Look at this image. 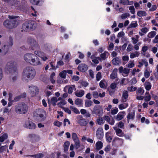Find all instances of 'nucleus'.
<instances>
[{"label": "nucleus", "instance_id": "obj_25", "mask_svg": "<svg viewBox=\"0 0 158 158\" xmlns=\"http://www.w3.org/2000/svg\"><path fill=\"white\" fill-rule=\"evenodd\" d=\"M68 88V93L69 94H71L72 93L73 90H76V88L75 85H68L67 86Z\"/></svg>", "mask_w": 158, "mask_h": 158}, {"label": "nucleus", "instance_id": "obj_4", "mask_svg": "<svg viewBox=\"0 0 158 158\" xmlns=\"http://www.w3.org/2000/svg\"><path fill=\"white\" fill-rule=\"evenodd\" d=\"M36 27V24L34 22L29 21L24 23L22 25V31H27L29 29H34Z\"/></svg>", "mask_w": 158, "mask_h": 158}, {"label": "nucleus", "instance_id": "obj_51", "mask_svg": "<svg viewBox=\"0 0 158 158\" xmlns=\"http://www.w3.org/2000/svg\"><path fill=\"white\" fill-rule=\"evenodd\" d=\"M137 89V88L136 87H134L133 86H132L131 87H128L127 88L128 90L130 92L135 91Z\"/></svg>", "mask_w": 158, "mask_h": 158}, {"label": "nucleus", "instance_id": "obj_58", "mask_svg": "<svg viewBox=\"0 0 158 158\" xmlns=\"http://www.w3.org/2000/svg\"><path fill=\"white\" fill-rule=\"evenodd\" d=\"M34 53L35 54L40 57H41L42 55H43V54H44V52L39 51H35Z\"/></svg>", "mask_w": 158, "mask_h": 158}, {"label": "nucleus", "instance_id": "obj_23", "mask_svg": "<svg viewBox=\"0 0 158 158\" xmlns=\"http://www.w3.org/2000/svg\"><path fill=\"white\" fill-rule=\"evenodd\" d=\"M10 42L9 43V45H4V47L2 48V49L4 50V51L6 53L9 50V47L10 46H11L12 45V38H10Z\"/></svg>", "mask_w": 158, "mask_h": 158}, {"label": "nucleus", "instance_id": "obj_27", "mask_svg": "<svg viewBox=\"0 0 158 158\" xmlns=\"http://www.w3.org/2000/svg\"><path fill=\"white\" fill-rule=\"evenodd\" d=\"M124 112L123 111L119 112L117 114L116 118V120L119 121L122 119L124 117L123 114Z\"/></svg>", "mask_w": 158, "mask_h": 158}, {"label": "nucleus", "instance_id": "obj_13", "mask_svg": "<svg viewBox=\"0 0 158 158\" xmlns=\"http://www.w3.org/2000/svg\"><path fill=\"white\" fill-rule=\"evenodd\" d=\"M30 64L33 65L37 66L41 64V63L38 57L35 55L34 58L32 59Z\"/></svg>", "mask_w": 158, "mask_h": 158}, {"label": "nucleus", "instance_id": "obj_14", "mask_svg": "<svg viewBox=\"0 0 158 158\" xmlns=\"http://www.w3.org/2000/svg\"><path fill=\"white\" fill-rule=\"evenodd\" d=\"M128 97V92L126 90H124L122 94V96L121 97V102H126L127 100Z\"/></svg>", "mask_w": 158, "mask_h": 158}, {"label": "nucleus", "instance_id": "obj_41", "mask_svg": "<svg viewBox=\"0 0 158 158\" xmlns=\"http://www.w3.org/2000/svg\"><path fill=\"white\" fill-rule=\"evenodd\" d=\"M67 71L66 70H64L62 72L59 73V76L60 77L64 79H65L66 77Z\"/></svg>", "mask_w": 158, "mask_h": 158}, {"label": "nucleus", "instance_id": "obj_46", "mask_svg": "<svg viewBox=\"0 0 158 158\" xmlns=\"http://www.w3.org/2000/svg\"><path fill=\"white\" fill-rule=\"evenodd\" d=\"M51 101L52 104L55 106L56 105V103L57 101V98L56 97H53L51 98Z\"/></svg>", "mask_w": 158, "mask_h": 158}, {"label": "nucleus", "instance_id": "obj_49", "mask_svg": "<svg viewBox=\"0 0 158 158\" xmlns=\"http://www.w3.org/2000/svg\"><path fill=\"white\" fill-rule=\"evenodd\" d=\"M72 137L74 141L79 139L77 135L75 133H72Z\"/></svg>", "mask_w": 158, "mask_h": 158}, {"label": "nucleus", "instance_id": "obj_60", "mask_svg": "<svg viewBox=\"0 0 158 158\" xmlns=\"http://www.w3.org/2000/svg\"><path fill=\"white\" fill-rule=\"evenodd\" d=\"M129 9L130 10V12L131 14H134L135 13V9L133 6H131L129 7Z\"/></svg>", "mask_w": 158, "mask_h": 158}, {"label": "nucleus", "instance_id": "obj_48", "mask_svg": "<svg viewBox=\"0 0 158 158\" xmlns=\"http://www.w3.org/2000/svg\"><path fill=\"white\" fill-rule=\"evenodd\" d=\"M135 65L134 61V60H130L128 63L126 65L128 68H131L133 67Z\"/></svg>", "mask_w": 158, "mask_h": 158}, {"label": "nucleus", "instance_id": "obj_31", "mask_svg": "<svg viewBox=\"0 0 158 158\" xmlns=\"http://www.w3.org/2000/svg\"><path fill=\"white\" fill-rule=\"evenodd\" d=\"M144 98L145 102H148L151 99V96L149 92H146L145 96L144 97Z\"/></svg>", "mask_w": 158, "mask_h": 158}, {"label": "nucleus", "instance_id": "obj_37", "mask_svg": "<svg viewBox=\"0 0 158 158\" xmlns=\"http://www.w3.org/2000/svg\"><path fill=\"white\" fill-rule=\"evenodd\" d=\"M137 15L139 17L145 16L147 15V13L145 11L140 10L137 12Z\"/></svg>", "mask_w": 158, "mask_h": 158}, {"label": "nucleus", "instance_id": "obj_53", "mask_svg": "<svg viewBox=\"0 0 158 158\" xmlns=\"http://www.w3.org/2000/svg\"><path fill=\"white\" fill-rule=\"evenodd\" d=\"M130 15L128 13H125L121 15V18L123 19H125L127 17L130 16Z\"/></svg>", "mask_w": 158, "mask_h": 158}, {"label": "nucleus", "instance_id": "obj_28", "mask_svg": "<svg viewBox=\"0 0 158 158\" xmlns=\"http://www.w3.org/2000/svg\"><path fill=\"white\" fill-rule=\"evenodd\" d=\"M106 140L109 143H110L112 139V137L110 135V132H107L106 133Z\"/></svg>", "mask_w": 158, "mask_h": 158}, {"label": "nucleus", "instance_id": "obj_38", "mask_svg": "<svg viewBox=\"0 0 158 158\" xmlns=\"http://www.w3.org/2000/svg\"><path fill=\"white\" fill-rule=\"evenodd\" d=\"M82 100L79 98L77 99L75 101V104L79 106H80L82 105Z\"/></svg>", "mask_w": 158, "mask_h": 158}, {"label": "nucleus", "instance_id": "obj_47", "mask_svg": "<svg viewBox=\"0 0 158 158\" xmlns=\"http://www.w3.org/2000/svg\"><path fill=\"white\" fill-rule=\"evenodd\" d=\"M137 93L140 95H142L144 93V90L142 88L140 87L138 88L137 90Z\"/></svg>", "mask_w": 158, "mask_h": 158}, {"label": "nucleus", "instance_id": "obj_3", "mask_svg": "<svg viewBox=\"0 0 158 158\" xmlns=\"http://www.w3.org/2000/svg\"><path fill=\"white\" fill-rule=\"evenodd\" d=\"M15 110L17 113L21 114H25L27 111L28 107L26 104L22 102L15 106Z\"/></svg>", "mask_w": 158, "mask_h": 158}, {"label": "nucleus", "instance_id": "obj_19", "mask_svg": "<svg viewBox=\"0 0 158 158\" xmlns=\"http://www.w3.org/2000/svg\"><path fill=\"white\" fill-rule=\"evenodd\" d=\"M104 117L105 120H106L110 124L113 125L114 124V120L113 119H110L108 116H105Z\"/></svg>", "mask_w": 158, "mask_h": 158}, {"label": "nucleus", "instance_id": "obj_10", "mask_svg": "<svg viewBox=\"0 0 158 158\" xmlns=\"http://www.w3.org/2000/svg\"><path fill=\"white\" fill-rule=\"evenodd\" d=\"M103 110L99 106H94L93 110L92 111V114H94L98 116H100Z\"/></svg>", "mask_w": 158, "mask_h": 158}, {"label": "nucleus", "instance_id": "obj_45", "mask_svg": "<svg viewBox=\"0 0 158 158\" xmlns=\"http://www.w3.org/2000/svg\"><path fill=\"white\" fill-rule=\"evenodd\" d=\"M93 102L90 100H86L85 102V107H89L93 104Z\"/></svg>", "mask_w": 158, "mask_h": 158}, {"label": "nucleus", "instance_id": "obj_34", "mask_svg": "<svg viewBox=\"0 0 158 158\" xmlns=\"http://www.w3.org/2000/svg\"><path fill=\"white\" fill-rule=\"evenodd\" d=\"M96 121L97 123L99 125L103 124L105 122L104 117L103 118L99 117L97 119Z\"/></svg>", "mask_w": 158, "mask_h": 158}, {"label": "nucleus", "instance_id": "obj_1", "mask_svg": "<svg viewBox=\"0 0 158 158\" xmlns=\"http://www.w3.org/2000/svg\"><path fill=\"white\" fill-rule=\"evenodd\" d=\"M18 17V16L9 15V18L11 20L10 21L8 20L5 21L3 23L4 26L9 29H12L16 27L18 24V22L16 20L14 19Z\"/></svg>", "mask_w": 158, "mask_h": 158}, {"label": "nucleus", "instance_id": "obj_54", "mask_svg": "<svg viewBox=\"0 0 158 158\" xmlns=\"http://www.w3.org/2000/svg\"><path fill=\"white\" fill-rule=\"evenodd\" d=\"M71 110L73 111L76 114H80V112L77 108L73 106H71L70 107Z\"/></svg>", "mask_w": 158, "mask_h": 158}, {"label": "nucleus", "instance_id": "obj_57", "mask_svg": "<svg viewBox=\"0 0 158 158\" xmlns=\"http://www.w3.org/2000/svg\"><path fill=\"white\" fill-rule=\"evenodd\" d=\"M40 0H30V2L33 5H38Z\"/></svg>", "mask_w": 158, "mask_h": 158}, {"label": "nucleus", "instance_id": "obj_52", "mask_svg": "<svg viewBox=\"0 0 158 158\" xmlns=\"http://www.w3.org/2000/svg\"><path fill=\"white\" fill-rule=\"evenodd\" d=\"M110 112L112 114H116L118 112V109L117 108L115 107L114 108H113L111 110Z\"/></svg>", "mask_w": 158, "mask_h": 158}, {"label": "nucleus", "instance_id": "obj_12", "mask_svg": "<svg viewBox=\"0 0 158 158\" xmlns=\"http://www.w3.org/2000/svg\"><path fill=\"white\" fill-rule=\"evenodd\" d=\"M27 42L33 48H35L38 47L37 42L34 39L32 38H29L27 39Z\"/></svg>", "mask_w": 158, "mask_h": 158}, {"label": "nucleus", "instance_id": "obj_29", "mask_svg": "<svg viewBox=\"0 0 158 158\" xmlns=\"http://www.w3.org/2000/svg\"><path fill=\"white\" fill-rule=\"evenodd\" d=\"M140 54V53L139 52L135 51L134 52H132L131 53L130 57L131 58L133 59L136 57H138Z\"/></svg>", "mask_w": 158, "mask_h": 158}, {"label": "nucleus", "instance_id": "obj_59", "mask_svg": "<svg viewBox=\"0 0 158 158\" xmlns=\"http://www.w3.org/2000/svg\"><path fill=\"white\" fill-rule=\"evenodd\" d=\"M102 77L101 73L100 72H98L96 74V77L97 81H98L100 80Z\"/></svg>", "mask_w": 158, "mask_h": 158}, {"label": "nucleus", "instance_id": "obj_17", "mask_svg": "<svg viewBox=\"0 0 158 158\" xmlns=\"http://www.w3.org/2000/svg\"><path fill=\"white\" fill-rule=\"evenodd\" d=\"M112 63L115 65H119L121 63V60L119 57H116L112 60Z\"/></svg>", "mask_w": 158, "mask_h": 158}, {"label": "nucleus", "instance_id": "obj_39", "mask_svg": "<svg viewBox=\"0 0 158 158\" xmlns=\"http://www.w3.org/2000/svg\"><path fill=\"white\" fill-rule=\"evenodd\" d=\"M156 32L154 31L149 32L147 36L150 38H153L156 35Z\"/></svg>", "mask_w": 158, "mask_h": 158}, {"label": "nucleus", "instance_id": "obj_18", "mask_svg": "<svg viewBox=\"0 0 158 158\" xmlns=\"http://www.w3.org/2000/svg\"><path fill=\"white\" fill-rule=\"evenodd\" d=\"M152 72V71L149 68H146L144 71V76L146 78H148L149 77L150 74Z\"/></svg>", "mask_w": 158, "mask_h": 158}, {"label": "nucleus", "instance_id": "obj_62", "mask_svg": "<svg viewBox=\"0 0 158 158\" xmlns=\"http://www.w3.org/2000/svg\"><path fill=\"white\" fill-rule=\"evenodd\" d=\"M131 27H135L138 26L137 21L132 22L130 24Z\"/></svg>", "mask_w": 158, "mask_h": 158}, {"label": "nucleus", "instance_id": "obj_32", "mask_svg": "<svg viewBox=\"0 0 158 158\" xmlns=\"http://www.w3.org/2000/svg\"><path fill=\"white\" fill-rule=\"evenodd\" d=\"M69 145L70 143L68 141H66L64 143L63 147L64 152H67L68 151Z\"/></svg>", "mask_w": 158, "mask_h": 158}, {"label": "nucleus", "instance_id": "obj_50", "mask_svg": "<svg viewBox=\"0 0 158 158\" xmlns=\"http://www.w3.org/2000/svg\"><path fill=\"white\" fill-rule=\"evenodd\" d=\"M8 146L6 145L2 146L0 147V153L6 151V150Z\"/></svg>", "mask_w": 158, "mask_h": 158}, {"label": "nucleus", "instance_id": "obj_2", "mask_svg": "<svg viewBox=\"0 0 158 158\" xmlns=\"http://www.w3.org/2000/svg\"><path fill=\"white\" fill-rule=\"evenodd\" d=\"M35 73V71L34 69L31 67H27L23 71V77L32 79L34 77Z\"/></svg>", "mask_w": 158, "mask_h": 158}, {"label": "nucleus", "instance_id": "obj_63", "mask_svg": "<svg viewBox=\"0 0 158 158\" xmlns=\"http://www.w3.org/2000/svg\"><path fill=\"white\" fill-rule=\"evenodd\" d=\"M99 60H101V58L99 57H97L94 59L92 60V62L95 64H98L99 63Z\"/></svg>", "mask_w": 158, "mask_h": 158}, {"label": "nucleus", "instance_id": "obj_61", "mask_svg": "<svg viewBox=\"0 0 158 158\" xmlns=\"http://www.w3.org/2000/svg\"><path fill=\"white\" fill-rule=\"evenodd\" d=\"M117 77V73H114L112 72V73L110 75V78L111 79H114L116 78Z\"/></svg>", "mask_w": 158, "mask_h": 158}, {"label": "nucleus", "instance_id": "obj_26", "mask_svg": "<svg viewBox=\"0 0 158 158\" xmlns=\"http://www.w3.org/2000/svg\"><path fill=\"white\" fill-rule=\"evenodd\" d=\"M77 122L80 125L82 126H85L87 124V122L85 119L83 118L79 119Z\"/></svg>", "mask_w": 158, "mask_h": 158}, {"label": "nucleus", "instance_id": "obj_8", "mask_svg": "<svg viewBox=\"0 0 158 158\" xmlns=\"http://www.w3.org/2000/svg\"><path fill=\"white\" fill-rule=\"evenodd\" d=\"M104 136L103 130L102 128L99 127L97 130L96 136L98 139L101 140Z\"/></svg>", "mask_w": 158, "mask_h": 158}, {"label": "nucleus", "instance_id": "obj_33", "mask_svg": "<svg viewBox=\"0 0 158 158\" xmlns=\"http://www.w3.org/2000/svg\"><path fill=\"white\" fill-rule=\"evenodd\" d=\"M106 82L105 80H101L99 83V86L101 88L106 89Z\"/></svg>", "mask_w": 158, "mask_h": 158}, {"label": "nucleus", "instance_id": "obj_30", "mask_svg": "<svg viewBox=\"0 0 158 158\" xmlns=\"http://www.w3.org/2000/svg\"><path fill=\"white\" fill-rule=\"evenodd\" d=\"M95 146L97 150H99L102 148L103 143L101 141H98L96 143Z\"/></svg>", "mask_w": 158, "mask_h": 158}, {"label": "nucleus", "instance_id": "obj_44", "mask_svg": "<svg viewBox=\"0 0 158 158\" xmlns=\"http://www.w3.org/2000/svg\"><path fill=\"white\" fill-rule=\"evenodd\" d=\"M108 53V52H107L105 51L102 53L100 55V57L101 59H102V60H105L107 58L106 55Z\"/></svg>", "mask_w": 158, "mask_h": 158}, {"label": "nucleus", "instance_id": "obj_42", "mask_svg": "<svg viewBox=\"0 0 158 158\" xmlns=\"http://www.w3.org/2000/svg\"><path fill=\"white\" fill-rule=\"evenodd\" d=\"M74 142L75 148L77 149L80 147V142L79 139L74 141Z\"/></svg>", "mask_w": 158, "mask_h": 158}, {"label": "nucleus", "instance_id": "obj_64", "mask_svg": "<svg viewBox=\"0 0 158 158\" xmlns=\"http://www.w3.org/2000/svg\"><path fill=\"white\" fill-rule=\"evenodd\" d=\"M66 102L64 100H62L60 102L57 104V105L59 107H61L62 106L65 105L66 104Z\"/></svg>", "mask_w": 158, "mask_h": 158}, {"label": "nucleus", "instance_id": "obj_22", "mask_svg": "<svg viewBox=\"0 0 158 158\" xmlns=\"http://www.w3.org/2000/svg\"><path fill=\"white\" fill-rule=\"evenodd\" d=\"M113 141L118 144V145L121 146L123 143V140L118 137H115L113 139Z\"/></svg>", "mask_w": 158, "mask_h": 158}, {"label": "nucleus", "instance_id": "obj_20", "mask_svg": "<svg viewBox=\"0 0 158 158\" xmlns=\"http://www.w3.org/2000/svg\"><path fill=\"white\" fill-rule=\"evenodd\" d=\"M85 94L84 90L82 89L78 90L75 92L76 96L78 97H81Z\"/></svg>", "mask_w": 158, "mask_h": 158}, {"label": "nucleus", "instance_id": "obj_9", "mask_svg": "<svg viewBox=\"0 0 158 158\" xmlns=\"http://www.w3.org/2000/svg\"><path fill=\"white\" fill-rule=\"evenodd\" d=\"M29 90L31 96L33 97L38 93L39 89L36 86H33L32 85L29 87Z\"/></svg>", "mask_w": 158, "mask_h": 158}, {"label": "nucleus", "instance_id": "obj_7", "mask_svg": "<svg viewBox=\"0 0 158 158\" xmlns=\"http://www.w3.org/2000/svg\"><path fill=\"white\" fill-rule=\"evenodd\" d=\"M24 127L27 128L34 129L35 128L36 125L32 121L29 120L25 122Z\"/></svg>", "mask_w": 158, "mask_h": 158}, {"label": "nucleus", "instance_id": "obj_16", "mask_svg": "<svg viewBox=\"0 0 158 158\" xmlns=\"http://www.w3.org/2000/svg\"><path fill=\"white\" fill-rule=\"evenodd\" d=\"M88 69V66L85 64H81L78 67V69L82 72H85Z\"/></svg>", "mask_w": 158, "mask_h": 158}, {"label": "nucleus", "instance_id": "obj_55", "mask_svg": "<svg viewBox=\"0 0 158 158\" xmlns=\"http://www.w3.org/2000/svg\"><path fill=\"white\" fill-rule=\"evenodd\" d=\"M55 76V73L53 72L51 74L50 76V81L52 84H54L55 82V81L53 79V77Z\"/></svg>", "mask_w": 158, "mask_h": 158}, {"label": "nucleus", "instance_id": "obj_56", "mask_svg": "<svg viewBox=\"0 0 158 158\" xmlns=\"http://www.w3.org/2000/svg\"><path fill=\"white\" fill-rule=\"evenodd\" d=\"M128 2V0H120V3L121 4L124 5H129Z\"/></svg>", "mask_w": 158, "mask_h": 158}, {"label": "nucleus", "instance_id": "obj_15", "mask_svg": "<svg viewBox=\"0 0 158 158\" xmlns=\"http://www.w3.org/2000/svg\"><path fill=\"white\" fill-rule=\"evenodd\" d=\"M113 128L115 131L116 134L117 135L120 137H123L124 136V132L122 130L118 128L116 126L114 127Z\"/></svg>", "mask_w": 158, "mask_h": 158}, {"label": "nucleus", "instance_id": "obj_35", "mask_svg": "<svg viewBox=\"0 0 158 158\" xmlns=\"http://www.w3.org/2000/svg\"><path fill=\"white\" fill-rule=\"evenodd\" d=\"M139 36L138 35H135V37H133L131 38L132 42L133 44H137L139 41Z\"/></svg>", "mask_w": 158, "mask_h": 158}, {"label": "nucleus", "instance_id": "obj_21", "mask_svg": "<svg viewBox=\"0 0 158 158\" xmlns=\"http://www.w3.org/2000/svg\"><path fill=\"white\" fill-rule=\"evenodd\" d=\"M135 112L134 111L130 112L127 114V118L128 123L129 122L130 119H134L135 118Z\"/></svg>", "mask_w": 158, "mask_h": 158}, {"label": "nucleus", "instance_id": "obj_6", "mask_svg": "<svg viewBox=\"0 0 158 158\" xmlns=\"http://www.w3.org/2000/svg\"><path fill=\"white\" fill-rule=\"evenodd\" d=\"M36 112L37 113L36 116H39L41 121L44 120L46 118L45 112L41 109H38L36 110ZM35 116L36 115L35 114Z\"/></svg>", "mask_w": 158, "mask_h": 158}, {"label": "nucleus", "instance_id": "obj_36", "mask_svg": "<svg viewBox=\"0 0 158 158\" xmlns=\"http://www.w3.org/2000/svg\"><path fill=\"white\" fill-rule=\"evenodd\" d=\"M128 106L127 103H124L119 104L118 105V108L120 110H122L127 108Z\"/></svg>", "mask_w": 158, "mask_h": 158}, {"label": "nucleus", "instance_id": "obj_11", "mask_svg": "<svg viewBox=\"0 0 158 158\" xmlns=\"http://www.w3.org/2000/svg\"><path fill=\"white\" fill-rule=\"evenodd\" d=\"M35 57V55L31 53H28L25 54L24 56V59L27 62L30 63L32 59Z\"/></svg>", "mask_w": 158, "mask_h": 158}, {"label": "nucleus", "instance_id": "obj_5", "mask_svg": "<svg viewBox=\"0 0 158 158\" xmlns=\"http://www.w3.org/2000/svg\"><path fill=\"white\" fill-rule=\"evenodd\" d=\"M16 63L13 61L8 62L6 65V68L7 70L11 71V72H16Z\"/></svg>", "mask_w": 158, "mask_h": 158}, {"label": "nucleus", "instance_id": "obj_24", "mask_svg": "<svg viewBox=\"0 0 158 158\" xmlns=\"http://www.w3.org/2000/svg\"><path fill=\"white\" fill-rule=\"evenodd\" d=\"M144 85L145 89L147 91H149L151 89L152 86L151 83L147 81L144 84Z\"/></svg>", "mask_w": 158, "mask_h": 158}, {"label": "nucleus", "instance_id": "obj_40", "mask_svg": "<svg viewBox=\"0 0 158 158\" xmlns=\"http://www.w3.org/2000/svg\"><path fill=\"white\" fill-rule=\"evenodd\" d=\"M129 59L128 56H124L122 57V60L123 64H125L128 61Z\"/></svg>", "mask_w": 158, "mask_h": 158}, {"label": "nucleus", "instance_id": "obj_43", "mask_svg": "<svg viewBox=\"0 0 158 158\" xmlns=\"http://www.w3.org/2000/svg\"><path fill=\"white\" fill-rule=\"evenodd\" d=\"M8 137V135L7 134L5 133L0 137V142H3Z\"/></svg>", "mask_w": 158, "mask_h": 158}]
</instances>
